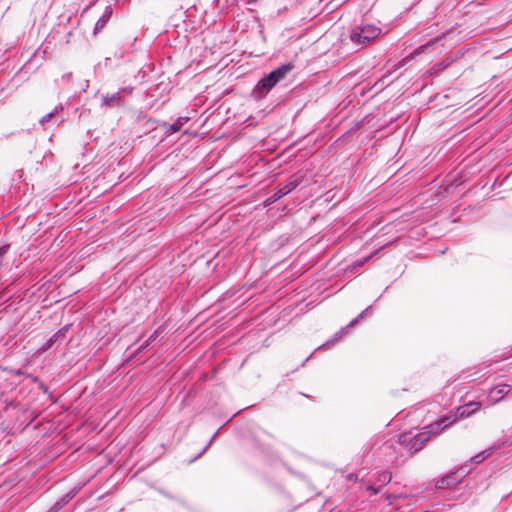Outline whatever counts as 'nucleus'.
<instances>
[{
  "mask_svg": "<svg viewBox=\"0 0 512 512\" xmlns=\"http://www.w3.org/2000/svg\"><path fill=\"white\" fill-rule=\"evenodd\" d=\"M409 438H411V436L409 435V433H403V434H400L397 438V443L400 444L401 446H403L404 448L407 449V444H408V441H409Z\"/></svg>",
  "mask_w": 512,
  "mask_h": 512,
  "instance_id": "nucleus-13",
  "label": "nucleus"
},
{
  "mask_svg": "<svg viewBox=\"0 0 512 512\" xmlns=\"http://www.w3.org/2000/svg\"><path fill=\"white\" fill-rule=\"evenodd\" d=\"M381 34V29L372 24H361L353 28L350 38L358 45H364L376 39Z\"/></svg>",
  "mask_w": 512,
  "mask_h": 512,
  "instance_id": "nucleus-2",
  "label": "nucleus"
},
{
  "mask_svg": "<svg viewBox=\"0 0 512 512\" xmlns=\"http://www.w3.org/2000/svg\"><path fill=\"white\" fill-rule=\"evenodd\" d=\"M188 121V118L180 117L177 121L171 125L164 124L163 127L166 129V132L173 134L178 132L182 126Z\"/></svg>",
  "mask_w": 512,
  "mask_h": 512,
  "instance_id": "nucleus-7",
  "label": "nucleus"
},
{
  "mask_svg": "<svg viewBox=\"0 0 512 512\" xmlns=\"http://www.w3.org/2000/svg\"><path fill=\"white\" fill-rule=\"evenodd\" d=\"M117 98H118V97H117V94H115V95H113L112 97H110V100H115V99H117Z\"/></svg>",
  "mask_w": 512,
  "mask_h": 512,
  "instance_id": "nucleus-17",
  "label": "nucleus"
},
{
  "mask_svg": "<svg viewBox=\"0 0 512 512\" xmlns=\"http://www.w3.org/2000/svg\"><path fill=\"white\" fill-rule=\"evenodd\" d=\"M429 441V435L427 433H424V431L416 434L415 436H412L409 438L408 444H407V451L410 455L415 454L416 452L420 451L424 445Z\"/></svg>",
  "mask_w": 512,
  "mask_h": 512,
  "instance_id": "nucleus-4",
  "label": "nucleus"
},
{
  "mask_svg": "<svg viewBox=\"0 0 512 512\" xmlns=\"http://www.w3.org/2000/svg\"><path fill=\"white\" fill-rule=\"evenodd\" d=\"M15 374H16V375H21V374H22V372H21L20 370H17V371L15 372Z\"/></svg>",
  "mask_w": 512,
  "mask_h": 512,
  "instance_id": "nucleus-19",
  "label": "nucleus"
},
{
  "mask_svg": "<svg viewBox=\"0 0 512 512\" xmlns=\"http://www.w3.org/2000/svg\"><path fill=\"white\" fill-rule=\"evenodd\" d=\"M51 117H52V113H49L42 117L41 122L43 123L45 121H48Z\"/></svg>",
  "mask_w": 512,
  "mask_h": 512,
  "instance_id": "nucleus-15",
  "label": "nucleus"
},
{
  "mask_svg": "<svg viewBox=\"0 0 512 512\" xmlns=\"http://www.w3.org/2000/svg\"><path fill=\"white\" fill-rule=\"evenodd\" d=\"M472 409H473V407H467L466 412H471Z\"/></svg>",
  "mask_w": 512,
  "mask_h": 512,
  "instance_id": "nucleus-18",
  "label": "nucleus"
},
{
  "mask_svg": "<svg viewBox=\"0 0 512 512\" xmlns=\"http://www.w3.org/2000/svg\"><path fill=\"white\" fill-rule=\"evenodd\" d=\"M392 479V474L388 471L381 472L378 475V482H380L382 485L388 484Z\"/></svg>",
  "mask_w": 512,
  "mask_h": 512,
  "instance_id": "nucleus-10",
  "label": "nucleus"
},
{
  "mask_svg": "<svg viewBox=\"0 0 512 512\" xmlns=\"http://www.w3.org/2000/svg\"><path fill=\"white\" fill-rule=\"evenodd\" d=\"M481 407L479 402L471 401L464 406H459L455 411L450 412L449 415H445L439 418L437 421L447 429L452 426L455 422L460 419H465L475 414Z\"/></svg>",
  "mask_w": 512,
  "mask_h": 512,
  "instance_id": "nucleus-1",
  "label": "nucleus"
},
{
  "mask_svg": "<svg viewBox=\"0 0 512 512\" xmlns=\"http://www.w3.org/2000/svg\"><path fill=\"white\" fill-rule=\"evenodd\" d=\"M287 193L286 191L283 189V187L279 186L276 191L274 192V194L268 199V201L270 203H273L277 200H279L280 198H282L283 196H285Z\"/></svg>",
  "mask_w": 512,
  "mask_h": 512,
  "instance_id": "nucleus-9",
  "label": "nucleus"
},
{
  "mask_svg": "<svg viewBox=\"0 0 512 512\" xmlns=\"http://www.w3.org/2000/svg\"><path fill=\"white\" fill-rule=\"evenodd\" d=\"M510 391V385L508 384H499L494 386L490 390V396L493 397V402L498 403L503 399V397L508 394Z\"/></svg>",
  "mask_w": 512,
  "mask_h": 512,
  "instance_id": "nucleus-5",
  "label": "nucleus"
},
{
  "mask_svg": "<svg viewBox=\"0 0 512 512\" xmlns=\"http://www.w3.org/2000/svg\"><path fill=\"white\" fill-rule=\"evenodd\" d=\"M59 336V333H56L55 335H53L45 344L44 346L42 347V350H48L52 345L53 343L56 341V339L58 338Z\"/></svg>",
  "mask_w": 512,
  "mask_h": 512,
  "instance_id": "nucleus-14",
  "label": "nucleus"
},
{
  "mask_svg": "<svg viewBox=\"0 0 512 512\" xmlns=\"http://www.w3.org/2000/svg\"><path fill=\"white\" fill-rule=\"evenodd\" d=\"M299 184L300 178L297 176H292L287 180L286 184L283 185L282 187L288 194L289 192L293 191Z\"/></svg>",
  "mask_w": 512,
  "mask_h": 512,
  "instance_id": "nucleus-8",
  "label": "nucleus"
},
{
  "mask_svg": "<svg viewBox=\"0 0 512 512\" xmlns=\"http://www.w3.org/2000/svg\"><path fill=\"white\" fill-rule=\"evenodd\" d=\"M109 18V15H105L98 19L95 25L94 33L97 34L106 24L107 20Z\"/></svg>",
  "mask_w": 512,
  "mask_h": 512,
  "instance_id": "nucleus-12",
  "label": "nucleus"
},
{
  "mask_svg": "<svg viewBox=\"0 0 512 512\" xmlns=\"http://www.w3.org/2000/svg\"><path fill=\"white\" fill-rule=\"evenodd\" d=\"M489 455H490V450H485V451L477 454L473 458H471V461L478 464V463H481L482 461H484Z\"/></svg>",
  "mask_w": 512,
  "mask_h": 512,
  "instance_id": "nucleus-11",
  "label": "nucleus"
},
{
  "mask_svg": "<svg viewBox=\"0 0 512 512\" xmlns=\"http://www.w3.org/2000/svg\"><path fill=\"white\" fill-rule=\"evenodd\" d=\"M369 490L373 491L374 494L378 493V489L373 488L372 486L368 487Z\"/></svg>",
  "mask_w": 512,
  "mask_h": 512,
  "instance_id": "nucleus-16",
  "label": "nucleus"
},
{
  "mask_svg": "<svg viewBox=\"0 0 512 512\" xmlns=\"http://www.w3.org/2000/svg\"><path fill=\"white\" fill-rule=\"evenodd\" d=\"M294 68L291 64L282 65L281 67L273 70L267 76L262 78L258 86L260 88L270 90L272 89L279 81L285 78V76Z\"/></svg>",
  "mask_w": 512,
  "mask_h": 512,
  "instance_id": "nucleus-3",
  "label": "nucleus"
},
{
  "mask_svg": "<svg viewBox=\"0 0 512 512\" xmlns=\"http://www.w3.org/2000/svg\"><path fill=\"white\" fill-rule=\"evenodd\" d=\"M445 430V427H443L438 421H435L431 423L430 425L423 428L424 433H427L429 435V440L433 436L440 435Z\"/></svg>",
  "mask_w": 512,
  "mask_h": 512,
  "instance_id": "nucleus-6",
  "label": "nucleus"
}]
</instances>
